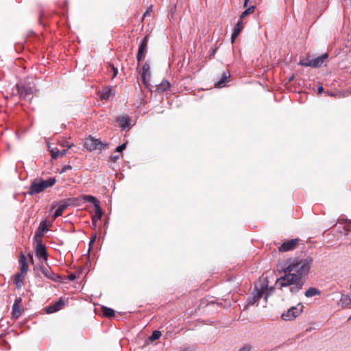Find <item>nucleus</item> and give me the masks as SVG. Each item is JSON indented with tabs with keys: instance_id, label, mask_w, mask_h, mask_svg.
Returning <instances> with one entry per match:
<instances>
[{
	"instance_id": "obj_13",
	"label": "nucleus",
	"mask_w": 351,
	"mask_h": 351,
	"mask_svg": "<svg viewBox=\"0 0 351 351\" xmlns=\"http://www.w3.org/2000/svg\"><path fill=\"white\" fill-rule=\"evenodd\" d=\"M116 121L122 130L126 128L129 130L131 128V118L127 114L117 117Z\"/></svg>"
},
{
	"instance_id": "obj_4",
	"label": "nucleus",
	"mask_w": 351,
	"mask_h": 351,
	"mask_svg": "<svg viewBox=\"0 0 351 351\" xmlns=\"http://www.w3.org/2000/svg\"><path fill=\"white\" fill-rule=\"evenodd\" d=\"M267 289V280L261 282L259 285L256 284L254 291L252 293V295L247 298V304L250 305L254 304L264 295L265 291Z\"/></svg>"
},
{
	"instance_id": "obj_8",
	"label": "nucleus",
	"mask_w": 351,
	"mask_h": 351,
	"mask_svg": "<svg viewBox=\"0 0 351 351\" xmlns=\"http://www.w3.org/2000/svg\"><path fill=\"white\" fill-rule=\"evenodd\" d=\"M149 38L148 36H145L142 40L141 44L139 45L138 52L136 54V60L138 64H139L144 59L147 50V45H148Z\"/></svg>"
},
{
	"instance_id": "obj_29",
	"label": "nucleus",
	"mask_w": 351,
	"mask_h": 351,
	"mask_svg": "<svg viewBox=\"0 0 351 351\" xmlns=\"http://www.w3.org/2000/svg\"><path fill=\"white\" fill-rule=\"evenodd\" d=\"M338 222L340 223H345L344 226V230L346 231H350L351 232V219L348 220H338Z\"/></svg>"
},
{
	"instance_id": "obj_7",
	"label": "nucleus",
	"mask_w": 351,
	"mask_h": 351,
	"mask_svg": "<svg viewBox=\"0 0 351 351\" xmlns=\"http://www.w3.org/2000/svg\"><path fill=\"white\" fill-rule=\"evenodd\" d=\"M303 310L302 303L298 304L295 306L291 307L286 313L282 314V319L285 321L293 320L300 315Z\"/></svg>"
},
{
	"instance_id": "obj_23",
	"label": "nucleus",
	"mask_w": 351,
	"mask_h": 351,
	"mask_svg": "<svg viewBox=\"0 0 351 351\" xmlns=\"http://www.w3.org/2000/svg\"><path fill=\"white\" fill-rule=\"evenodd\" d=\"M339 304L343 308L346 307L351 304V298L349 295L343 294L341 297Z\"/></svg>"
},
{
	"instance_id": "obj_34",
	"label": "nucleus",
	"mask_w": 351,
	"mask_h": 351,
	"mask_svg": "<svg viewBox=\"0 0 351 351\" xmlns=\"http://www.w3.org/2000/svg\"><path fill=\"white\" fill-rule=\"evenodd\" d=\"M60 145L62 147H66L67 149L73 145V143L70 144L66 140H62L61 142H60Z\"/></svg>"
},
{
	"instance_id": "obj_16",
	"label": "nucleus",
	"mask_w": 351,
	"mask_h": 351,
	"mask_svg": "<svg viewBox=\"0 0 351 351\" xmlns=\"http://www.w3.org/2000/svg\"><path fill=\"white\" fill-rule=\"evenodd\" d=\"M328 55L327 53L322 55L321 56L317 57L316 58L312 59L311 60V67L313 68H318L320 67L325 60L328 58Z\"/></svg>"
},
{
	"instance_id": "obj_24",
	"label": "nucleus",
	"mask_w": 351,
	"mask_h": 351,
	"mask_svg": "<svg viewBox=\"0 0 351 351\" xmlns=\"http://www.w3.org/2000/svg\"><path fill=\"white\" fill-rule=\"evenodd\" d=\"M67 149H63L62 151H60L58 149H53L50 151L51 158L53 159H56L59 156H64L66 154Z\"/></svg>"
},
{
	"instance_id": "obj_46",
	"label": "nucleus",
	"mask_w": 351,
	"mask_h": 351,
	"mask_svg": "<svg viewBox=\"0 0 351 351\" xmlns=\"http://www.w3.org/2000/svg\"><path fill=\"white\" fill-rule=\"evenodd\" d=\"M318 94H321L324 91V88L322 86H320L317 88Z\"/></svg>"
},
{
	"instance_id": "obj_37",
	"label": "nucleus",
	"mask_w": 351,
	"mask_h": 351,
	"mask_svg": "<svg viewBox=\"0 0 351 351\" xmlns=\"http://www.w3.org/2000/svg\"><path fill=\"white\" fill-rule=\"evenodd\" d=\"M240 33L237 32V31L234 30L232 36H231V42L233 43L235 40V39L238 37Z\"/></svg>"
},
{
	"instance_id": "obj_10",
	"label": "nucleus",
	"mask_w": 351,
	"mask_h": 351,
	"mask_svg": "<svg viewBox=\"0 0 351 351\" xmlns=\"http://www.w3.org/2000/svg\"><path fill=\"white\" fill-rule=\"evenodd\" d=\"M299 239H293L284 242L278 248L279 251L288 252L294 250L298 245Z\"/></svg>"
},
{
	"instance_id": "obj_35",
	"label": "nucleus",
	"mask_w": 351,
	"mask_h": 351,
	"mask_svg": "<svg viewBox=\"0 0 351 351\" xmlns=\"http://www.w3.org/2000/svg\"><path fill=\"white\" fill-rule=\"evenodd\" d=\"M252 346L249 344H245L239 348L238 351H251Z\"/></svg>"
},
{
	"instance_id": "obj_36",
	"label": "nucleus",
	"mask_w": 351,
	"mask_h": 351,
	"mask_svg": "<svg viewBox=\"0 0 351 351\" xmlns=\"http://www.w3.org/2000/svg\"><path fill=\"white\" fill-rule=\"evenodd\" d=\"M127 143H123L122 145L118 146L116 148V152H121L123 150H124L126 147Z\"/></svg>"
},
{
	"instance_id": "obj_50",
	"label": "nucleus",
	"mask_w": 351,
	"mask_h": 351,
	"mask_svg": "<svg viewBox=\"0 0 351 351\" xmlns=\"http://www.w3.org/2000/svg\"><path fill=\"white\" fill-rule=\"evenodd\" d=\"M92 225H93V228H94V229L96 228V223H92Z\"/></svg>"
},
{
	"instance_id": "obj_31",
	"label": "nucleus",
	"mask_w": 351,
	"mask_h": 351,
	"mask_svg": "<svg viewBox=\"0 0 351 351\" xmlns=\"http://www.w3.org/2000/svg\"><path fill=\"white\" fill-rule=\"evenodd\" d=\"M243 27H244V26H243V24L242 22V20L240 19L237 22L234 30L237 31L239 33H241V32L243 30Z\"/></svg>"
},
{
	"instance_id": "obj_26",
	"label": "nucleus",
	"mask_w": 351,
	"mask_h": 351,
	"mask_svg": "<svg viewBox=\"0 0 351 351\" xmlns=\"http://www.w3.org/2000/svg\"><path fill=\"white\" fill-rule=\"evenodd\" d=\"M101 313L103 315L106 317H114L115 315L114 311L113 309L106 306L101 307Z\"/></svg>"
},
{
	"instance_id": "obj_20",
	"label": "nucleus",
	"mask_w": 351,
	"mask_h": 351,
	"mask_svg": "<svg viewBox=\"0 0 351 351\" xmlns=\"http://www.w3.org/2000/svg\"><path fill=\"white\" fill-rule=\"evenodd\" d=\"M230 77V73L229 71H226L223 72L221 74L220 79L217 82H215V86L216 87H219V88L224 86L226 82L228 80V79Z\"/></svg>"
},
{
	"instance_id": "obj_42",
	"label": "nucleus",
	"mask_w": 351,
	"mask_h": 351,
	"mask_svg": "<svg viewBox=\"0 0 351 351\" xmlns=\"http://www.w3.org/2000/svg\"><path fill=\"white\" fill-rule=\"evenodd\" d=\"M95 239H96V234L93 235L91 239H90V241L89 242V250L88 251H90L92 248V245H93V243H95Z\"/></svg>"
},
{
	"instance_id": "obj_43",
	"label": "nucleus",
	"mask_w": 351,
	"mask_h": 351,
	"mask_svg": "<svg viewBox=\"0 0 351 351\" xmlns=\"http://www.w3.org/2000/svg\"><path fill=\"white\" fill-rule=\"evenodd\" d=\"M72 169V167L71 165H64L62 167V170L60 173L66 172L68 170H71Z\"/></svg>"
},
{
	"instance_id": "obj_18",
	"label": "nucleus",
	"mask_w": 351,
	"mask_h": 351,
	"mask_svg": "<svg viewBox=\"0 0 351 351\" xmlns=\"http://www.w3.org/2000/svg\"><path fill=\"white\" fill-rule=\"evenodd\" d=\"M47 230L46 221H42L39 225L38 230H36L34 236L36 241L41 240L43 233Z\"/></svg>"
},
{
	"instance_id": "obj_51",
	"label": "nucleus",
	"mask_w": 351,
	"mask_h": 351,
	"mask_svg": "<svg viewBox=\"0 0 351 351\" xmlns=\"http://www.w3.org/2000/svg\"><path fill=\"white\" fill-rule=\"evenodd\" d=\"M350 1V5H351V0H349Z\"/></svg>"
},
{
	"instance_id": "obj_45",
	"label": "nucleus",
	"mask_w": 351,
	"mask_h": 351,
	"mask_svg": "<svg viewBox=\"0 0 351 351\" xmlns=\"http://www.w3.org/2000/svg\"><path fill=\"white\" fill-rule=\"evenodd\" d=\"M68 278H69V280L73 281L76 278V276L73 274H71L68 276Z\"/></svg>"
},
{
	"instance_id": "obj_15",
	"label": "nucleus",
	"mask_w": 351,
	"mask_h": 351,
	"mask_svg": "<svg viewBox=\"0 0 351 351\" xmlns=\"http://www.w3.org/2000/svg\"><path fill=\"white\" fill-rule=\"evenodd\" d=\"M142 73H141V77H142V80H143V83L144 84V85L146 86V87H148L149 86V81L147 80V77H150V66H149V64L146 62L143 65V68H142Z\"/></svg>"
},
{
	"instance_id": "obj_6",
	"label": "nucleus",
	"mask_w": 351,
	"mask_h": 351,
	"mask_svg": "<svg viewBox=\"0 0 351 351\" xmlns=\"http://www.w3.org/2000/svg\"><path fill=\"white\" fill-rule=\"evenodd\" d=\"M84 202H90L95 207V214L92 217V223H97V221L102 217V210L100 207V202L94 196L84 195L82 196Z\"/></svg>"
},
{
	"instance_id": "obj_28",
	"label": "nucleus",
	"mask_w": 351,
	"mask_h": 351,
	"mask_svg": "<svg viewBox=\"0 0 351 351\" xmlns=\"http://www.w3.org/2000/svg\"><path fill=\"white\" fill-rule=\"evenodd\" d=\"M161 332L159 330H154L151 336L149 337V340L151 342H154V341L158 339L161 337Z\"/></svg>"
},
{
	"instance_id": "obj_40",
	"label": "nucleus",
	"mask_w": 351,
	"mask_h": 351,
	"mask_svg": "<svg viewBox=\"0 0 351 351\" xmlns=\"http://www.w3.org/2000/svg\"><path fill=\"white\" fill-rule=\"evenodd\" d=\"M240 33L237 32V31L234 30L232 36H231V42L233 43L235 40V39L238 37Z\"/></svg>"
},
{
	"instance_id": "obj_38",
	"label": "nucleus",
	"mask_w": 351,
	"mask_h": 351,
	"mask_svg": "<svg viewBox=\"0 0 351 351\" xmlns=\"http://www.w3.org/2000/svg\"><path fill=\"white\" fill-rule=\"evenodd\" d=\"M240 33L237 32V31L234 30L232 36H231V42L233 43L235 40V39L238 37Z\"/></svg>"
},
{
	"instance_id": "obj_12",
	"label": "nucleus",
	"mask_w": 351,
	"mask_h": 351,
	"mask_svg": "<svg viewBox=\"0 0 351 351\" xmlns=\"http://www.w3.org/2000/svg\"><path fill=\"white\" fill-rule=\"evenodd\" d=\"M22 302L21 298H16L12 306V315L14 318H19L23 312V308L21 304Z\"/></svg>"
},
{
	"instance_id": "obj_41",
	"label": "nucleus",
	"mask_w": 351,
	"mask_h": 351,
	"mask_svg": "<svg viewBox=\"0 0 351 351\" xmlns=\"http://www.w3.org/2000/svg\"><path fill=\"white\" fill-rule=\"evenodd\" d=\"M152 12H153V6L151 5L147 8L146 12L143 14V19H144L147 15L149 14Z\"/></svg>"
},
{
	"instance_id": "obj_5",
	"label": "nucleus",
	"mask_w": 351,
	"mask_h": 351,
	"mask_svg": "<svg viewBox=\"0 0 351 351\" xmlns=\"http://www.w3.org/2000/svg\"><path fill=\"white\" fill-rule=\"evenodd\" d=\"M84 146L87 150L93 152L97 149L103 150L106 149L108 147V143H103L100 139L89 136L85 139Z\"/></svg>"
},
{
	"instance_id": "obj_48",
	"label": "nucleus",
	"mask_w": 351,
	"mask_h": 351,
	"mask_svg": "<svg viewBox=\"0 0 351 351\" xmlns=\"http://www.w3.org/2000/svg\"><path fill=\"white\" fill-rule=\"evenodd\" d=\"M28 256L29 258V260H30L31 263H34L33 255L32 254H29Z\"/></svg>"
},
{
	"instance_id": "obj_27",
	"label": "nucleus",
	"mask_w": 351,
	"mask_h": 351,
	"mask_svg": "<svg viewBox=\"0 0 351 351\" xmlns=\"http://www.w3.org/2000/svg\"><path fill=\"white\" fill-rule=\"evenodd\" d=\"M255 9V6L251 5L248 8H247L244 12H243L240 16V19L243 20L245 19L247 16L250 15V14L253 13Z\"/></svg>"
},
{
	"instance_id": "obj_33",
	"label": "nucleus",
	"mask_w": 351,
	"mask_h": 351,
	"mask_svg": "<svg viewBox=\"0 0 351 351\" xmlns=\"http://www.w3.org/2000/svg\"><path fill=\"white\" fill-rule=\"evenodd\" d=\"M300 65L304 66H310L311 67V60H301L299 62Z\"/></svg>"
},
{
	"instance_id": "obj_32",
	"label": "nucleus",
	"mask_w": 351,
	"mask_h": 351,
	"mask_svg": "<svg viewBox=\"0 0 351 351\" xmlns=\"http://www.w3.org/2000/svg\"><path fill=\"white\" fill-rule=\"evenodd\" d=\"M274 290V288L273 287H271L270 288L267 287V289H265V293H264V295H265L264 299L265 301L267 300L269 295L273 293Z\"/></svg>"
},
{
	"instance_id": "obj_49",
	"label": "nucleus",
	"mask_w": 351,
	"mask_h": 351,
	"mask_svg": "<svg viewBox=\"0 0 351 351\" xmlns=\"http://www.w3.org/2000/svg\"><path fill=\"white\" fill-rule=\"evenodd\" d=\"M248 1H249V0H245V1L244 6H246V5H247Z\"/></svg>"
},
{
	"instance_id": "obj_21",
	"label": "nucleus",
	"mask_w": 351,
	"mask_h": 351,
	"mask_svg": "<svg viewBox=\"0 0 351 351\" xmlns=\"http://www.w3.org/2000/svg\"><path fill=\"white\" fill-rule=\"evenodd\" d=\"M171 85L168 81H162L156 87V91L158 93H163L169 89Z\"/></svg>"
},
{
	"instance_id": "obj_14",
	"label": "nucleus",
	"mask_w": 351,
	"mask_h": 351,
	"mask_svg": "<svg viewBox=\"0 0 351 351\" xmlns=\"http://www.w3.org/2000/svg\"><path fill=\"white\" fill-rule=\"evenodd\" d=\"M39 268L43 275L47 278L48 279L52 280L53 281H57L60 278V276L58 274H54L50 268L45 267L43 264L40 265Z\"/></svg>"
},
{
	"instance_id": "obj_19",
	"label": "nucleus",
	"mask_w": 351,
	"mask_h": 351,
	"mask_svg": "<svg viewBox=\"0 0 351 351\" xmlns=\"http://www.w3.org/2000/svg\"><path fill=\"white\" fill-rule=\"evenodd\" d=\"M19 263L21 265L20 273L25 275L28 271V264L26 256L22 253L20 254Z\"/></svg>"
},
{
	"instance_id": "obj_3",
	"label": "nucleus",
	"mask_w": 351,
	"mask_h": 351,
	"mask_svg": "<svg viewBox=\"0 0 351 351\" xmlns=\"http://www.w3.org/2000/svg\"><path fill=\"white\" fill-rule=\"evenodd\" d=\"M56 183V179L54 177L49 178L47 180H44L42 178H36L30 184L27 193L30 195L38 194L47 188L53 186Z\"/></svg>"
},
{
	"instance_id": "obj_11",
	"label": "nucleus",
	"mask_w": 351,
	"mask_h": 351,
	"mask_svg": "<svg viewBox=\"0 0 351 351\" xmlns=\"http://www.w3.org/2000/svg\"><path fill=\"white\" fill-rule=\"evenodd\" d=\"M75 199L74 198H69L64 201L63 202H61V204L59 205L58 208L55 211L53 217V219H56L57 217L61 216L62 215L63 211L71 204H73L74 202H75Z\"/></svg>"
},
{
	"instance_id": "obj_25",
	"label": "nucleus",
	"mask_w": 351,
	"mask_h": 351,
	"mask_svg": "<svg viewBox=\"0 0 351 351\" xmlns=\"http://www.w3.org/2000/svg\"><path fill=\"white\" fill-rule=\"evenodd\" d=\"M25 278V275L21 273H17L14 276V282L17 288L21 287L23 281Z\"/></svg>"
},
{
	"instance_id": "obj_17",
	"label": "nucleus",
	"mask_w": 351,
	"mask_h": 351,
	"mask_svg": "<svg viewBox=\"0 0 351 351\" xmlns=\"http://www.w3.org/2000/svg\"><path fill=\"white\" fill-rule=\"evenodd\" d=\"M64 305V300L60 298L58 301H57L54 304L49 306L46 308V312L47 313H53L60 310Z\"/></svg>"
},
{
	"instance_id": "obj_9",
	"label": "nucleus",
	"mask_w": 351,
	"mask_h": 351,
	"mask_svg": "<svg viewBox=\"0 0 351 351\" xmlns=\"http://www.w3.org/2000/svg\"><path fill=\"white\" fill-rule=\"evenodd\" d=\"M35 247V254L38 259H43L45 261L47 260L48 254L45 245L41 243V240H38Z\"/></svg>"
},
{
	"instance_id": "obj_22",
	"label": "nucleus",
	"mask_w": 351,
	"mask_h": 351,
	"mask_svg": "<svg viewBox=\"0 0 351 351\" xmlns=\"http://www.w3.org/2000/svg\"><path fill=\"white\" fill-rule=\"evenodd\" d=\"M321 294V291L315 288V287H311L305 292V296L306 298H311L315 295H319Z\"/></svg>"
},
{
	"instance_id": "obj_44",
	"label": "nucleus",
	"mask_w": 351,
	"mask_h": 351,
	"mask_svg": "<svg viewBox=\"0 0 351 351\" xmlns=\"http://www.w3.org/2000/svg\"><path fill=\"white\" fill-rule=\"evenodd\" d=\"M119 158H120L119 155H112V156H110V160L112 162H116L117 160L119 159Z\"/></svg>"
},
{
	"instance_id": "obj_2",
	"label": "nucleus",
	"mask_w": 351,
	"mask_h": 351,
	"mask_svg": "<svg viewBox=\"0 0 351 351\" xmlns=\"http://www.w3.org/2000/svg\"><path fill=\"white\" fill-rule=\"evenodd\" d=\"M34 84L33 82L25 81L16 84L12 89V95H19L20 99L30 101L34 93Z\"/></svg>"
},
{
	"instance_id": "obj_39",
	"label": "nucleus",
	"mask_w": 351,
	"mask_h": 351,
	"mask_svg": "<svg viewBox=\"0 0 351 351\" xmlns=\"http://www.w3.org/2000/svg\"><path fill=\"white\" fill-rule=\"evenodd\" d=\"M240 33L237 32V31L234 30L232 36H231V42L233 43L235 40V39L238 37Z\"/></svg>"
},
{
	"instance_id": "obj_47",
	"label": "nucleus",
	"mask_w": 351,
	"mask_h": 351,
	"mask_svg": "<svg viewBox=\"0 0 351 351\" xmlns=\"http://www.w3.org/2000/svg\"><path fill=\"white\" fill-rule=\"evenodd\" d=\"M112 70H113V72H114L113 77H114L117 75V73H118V70H117V69H116L114 67H112Z\"/></svg>"
},
{
	"instance_id": "obj_30",
	"label": "nucleus",
	"mask_w": 351,
	"mask_h": 351,
	"mask_svg": "<svg viewBox=\"0 0 351 351\" xmlns=\"http://www.w3.org/2000/svg\"><path fill=\"white\" fill-rule=\"evenodd\" d=\"M112 92V88H108L103 90L102 95H101V99H108Z\"/></svg>"
},
{
	"instance_id": "obj_1",
	"label": "nucleus",
	"mask_w": 351,
	"mask_h": 351,
	"mask_svg": "<svg viewBox=\"0 0 351 351\" xmlns=\"http://www.w3.org/2000/svg\"><path fill=\"white\" fill-rule=\"evenodd\" d=\"M312 263L311 258L289 260L282 269L285 274L276 280V285L279 289L291 286V293L298 292L305 283L304 278L308 274Z\"/></svg>"
}]
</instances>
